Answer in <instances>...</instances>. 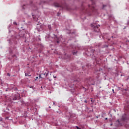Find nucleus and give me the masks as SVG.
<instances>
[{
	"label": "nucleus",
	"instance_id": "9",
	"mask_svg": "<svg viewBox=\"0 0 129 129\" xmlns=\"http://www.w3.org/2000/svg\"><path fill=\"white\" fill-rule=\"evenodd\" d=\"M48 28H49V30H51V26H50V25H49V26H48Z\"/></svg>",
	"mask_w": 129,
	"mask_h": 129
},
{
	"label": "nucleus",
	"instance_id": "6",
	"mask_svg": "<svg viewBox=\"0 0 129 129\" xmlns=\"http://www.w3.org/2000/svg\"><path fill=\"white\" fill-rule=\"evenodd\" d=\"M25 76H31V75H29V74L25 73Z\"/></svg>",
	"mask_w": 129,
	"mask_h": 129
},
{
	"label": "nucleus",
	"instance_id": "22",
	"mask_svg": "<svg viewBox=\"0 0 129 129\" xmlns=\"http://www.w3.org/2000/svg\"><path fill=\"white\" fill-rule=\"evenodd\" d=\"M53 104H55V102H53Z\"/></svg>",
	"mask_w": 129,
	"mask_h": 129
},
{
	"label": "nucleus",
	"instance_id": "21",
	"mask_svg": "<svg viewBox=\"0 0 129 129\" xmlns=\"http://www.w3.org/2000/svg\"><path fill=\"white\" fill-rule=\"evenodd\" d=\"M54 78H56V77H53Z\"/></svg>",
	"mask_w": 129,
	"mask_h": 129
},
{
	"label": "nucleus",
	"instance_id": "12",
	"mask_svg": "<svg viewBox=\"0 0 129 129\" xmlns=\"http://www.w3.org/2000/svg\"><path fill=\"white\" fill-rule=\"evenodd\" d=\"M84 102H85V103H87V100H85V101H84Z\"/></svg>",
	"mask_w": 129,
	"mask_h": 129
},
{
	"label": "nucleus",
	"instance_id": "8",
	"mask_svg": "<svg viewBox=\"0 0 129 129\" xmlns=\"http://www.w3.org/2000/svg\"><path fill=\"white\" fill-rule=\"evenodd\" d=\"M76 127L77 129H81V128H79V127H78V126H76Z\"/></svg>",
	"mask_w": 129,
	"mask_h": 129
},
{
	"label": "nucleus",
	"instance_id": "14",
	"mask_svg": "<svg viewBox=\"0 0 129 129\" xmlns=\"http://www.w3.org/2000/svg\"><path fill=\"white\" fill-rule=\"evenodd\" d=\"M38 79V77H36L35 80H37Z\"/></svg>",
	"mask_w": 129,
	"mask_h": 129
},
{
	"label": "nucleus",
	"instance_id": "20",
	"mask_svg": "<svg viewBox=\"0 0 129 129\" xmlns=\"http://www.w3.org/2000/svg\"><path fill=\"white\" fill-rule=\"evenodd\" d=\"M112 91H114V89H113V90H112Z\"/></svg>",
	"mask_w": 129,
	"mask_h": 129
},
{
	"label": "nucleus",
	"instance_id": "3",
	"mask_svg": "<svg viewBox=\"0 0 129 129\" xmlns=\"http://www.w3.org/2000/svg\"><path fill=\"white\" fill-rule=\"evenodd\" d=\"M48 73H45L44 74H41L39 75L40 78H46L48 76Z\"/></svg>",
	"mask_w": 129,
	"mask_h": 129
},
{
	"label": "nucleus",
	"instance_id": "7",
	"mask_svg": "<svg viewBox=\"0 0 129 129\" xmlns=\"http://www.w3.org/2000/svg\"><path fill=\"white\" fill-rule=\"evenodd\" d=\"M13 24H14V25H17V22H14Z\"/></svg>",
	"mask_w": 129,
	"mask_h": 129
},
{
	"label": "nucleus",
	"instance_id": "19",
	"mask_svg": "<svg viewBox=\"0 0 129 129\" xmlns=\"http://www.w3.org/2000/svg\"><path fill=\"white\" fill-rule=\"evenodd\" d=\"M118 122H119V120H117Z\"/></svg>",
	"mask_w": 129,
	"mask_h": 129
},
{
	"label": "nucleus",
	"instance_id": "13",
	"mask_svg": "<svg viewBox=\"0 0 129 129\" xmlns=\"http://www.w3.org/2000/svg\"><path fill=\"white\" fill-rule=\"evenodd\" d=\"M14 100H16V99H17V98H14Z\"/></svg>",
	"mask_w": 129,
	"mask_h": 129
},
{
	"label": "nucleus",
	"instance_id": "17",
	"mask_svg": "<svg viewBox=\"0 0 129 129\" xmlns=\"http://www.w3.org/2000/svg\"><path fill=\"white\" fill-rule=\"evenodd\" d=\"M105 120H107V118H105Z\"/></svg>",
	"mask_w": 129,
	"mask_h": 129
},
{
	"label": "nucleus",
	"instance_id": "4",
	"mask_svg": "<svg viewBox=\"0 0 129 129\" xmlns=\"http://www.w3.org/2000/svg\"><path fill=\"white\" fill-rule=\"evenodd\" d=\"M127 119V118L126 117V115H123L121 119V120L122 121H124L125 120H126Z\"/></svg>",
	"mask_w": 129,
	"mask_h": 129
},
{
	"label": "nucleus",
	"instance_id": "16",
	"mask_svg": "<svg viewBox=\"0 0 129 129\" xmlns=\"http://www.w3.org/2000/svg\"><path fill=\"white\" fill-rule=\"evenodd\" d=\"M56 42L57 43H59V40H57Z\"/></svg>",
	"mask_w": 129,
	"mask_h": 129
},
{
	"label": "nucleus",
	"instance_id": "2",
	"mask_svg": "<svg viewBox=\"0 0 129 129\" xmlns=\"http://www.w3.org/2000/svg\"><path fill=\"white\" fill-rule=\"evenodd\" d=\"M91 27L92 28H93V30L94 32H96V33H98L99 31H100V30L99 29V28H98V27H100V25H96L95 24L94 25L92 24Z\"/></svg>",
	"mask_w": 129,
	"mask_h": 129
},
{
	"label": "nucleus",
	"instance_id": "15",
	"mask_svg": "<svg viewBox=\"0 0 129 129\" xmlns=\"http://www.w3.org/2000/svg\"><path fill=\"white\" fill-rule=\"evenodd\" d=\"M76 54V52H73V55H75Z\"/></svg>",
	"mask_w": 129,
	"mask_h": 129
},
{
	"label": "nucleus",
	"instance_id": "24",
	"mask_svg": "<svg viewBox=\"0 0 129 129\" xmlns=\"http://www.w3.org/2000/svg\"><path fill=\"white\" fill-rule=\"evenodd\" d=\"M91 101L92 102V100H91Z\"/></svg>",
	"mask_w": 129,
	"mask_h": 129
},
{
	"label": "nucleus",
	"instance_id": "5",
	"mask_svg": "<svg viewBox=\"0 0 129 129\" xmlns=\"http://www.w3.org/2000/svg\"><path fill=\"white\" fill-rule=\"evenodd\" d=\"M54 7H56V8H59V7H61V5L58 3H54Z\"/></svg>",
	"mask_w": 129,
	"mask_h": 129
},
{
	"label": "nucleus",
	"instance_id": "23",
	"mask_svg": "<svg viewBox=\"0 0 129 129\" xmlns=\"http://www.w3.org/2000/svg\"><path fill=\"white\" fill-rule=\"evenodd\" d=\"M110 125H112V124H111Z\"/></svg>",
	"mask_w": 129,
	"mask_h": 129
},
{
	"label": "nucleus",
	"instance_id": "11",
	"mask_svg": "<svg viewBox=\"0 0 129 129\" xmlns=\"http://www.w3.org/2000/svg\"><path fill=\"white\" fill-rule=\"evenodd\" d=\"M8 76H11V75H10V73L7 74Z\"/></svg>",
	"mask_w": 129,
	"mask_h": 129
},
{
	"label": "nucleus",
	"instance_id": "10",
	"mask_svg": "<svg viewBox=\"0 0 129 129\" xmlns=\"http://www.w3.org/2000/svg\"><path fill=\"white\" fill-rule=\"evenodd\" d=\"M105 7H106V5H103V9H104Z\"/></svg>",
	"mask_w": 129,
	"mask_h": 129
},
{
	"label": "nucleus",
	"instance_id": "1",
	"mask_svg": "<svg viewBox=\"0 0 129 129\" xmlns=\"http://www.w3.org/2000/svg\"><path fill=\"white\" fill-rule=\"evenodd\" d=\"M92 3V5H89V9H86V8H83L82 12L85 14H87L88 16H91V12H95V2L93 0H91Z\"/></svg>",
	"mask_w": 129,
	"mask_h": 129
},
{
	"label": "nucleus",
	"instance_id": "18",
	"mask_svg": "<svg viewBox=\"0 0 129 129\" xmlns=\"http://www.w3.org/2000/svg\"><path fill=\"white\" fill-rule=\"evenodd\" d=\"M57 16H59V13H57Z\"/></svg>",
	"mask_w": 129,
	"mask_h": 129
}]
</instances>
